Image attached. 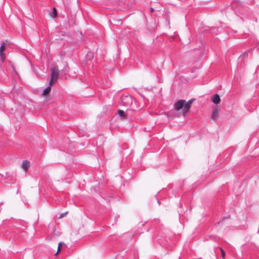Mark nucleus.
<instances>
[{
    "label": "nucleus",
    "mask_w": 259,
    "mask_h": 259,
    "mask_svg": "<svg viewBox=\"0 0 259 259\" xmlns=\"http://www.w3.org/2000/svg\"><path fill=\"white\" fill-rule=\"evenodd\" d=\"M133 99L129 95L122 96L121 98V103L123 106H129L132 104Z\"/></svg>",
    "instance_id": "nucleus-1"
},
{
    "label": "nucleus",
    "mask_w": 259,
    "mask_h": 259,
    "mask_svg": "<svg viewBox=\"0 0 259 259\" xmlns=\"http://www.w3.org/2000/svg\"><path fill=\"white\" fill-rule=\"evenodd\" d=\"M51 78L52 80H57L58 76L59 71L57 66H54L51 68Z\"/></svg>",
    "instance_id": "nucleus-2"
},
{
    "label": "nucleus",
    "mask_w": 259,
    "mask_h": 259,
    "mask_svg": "<svg viewBox=\"0 0 259 259\" xmlns=\"http://www.w3.org/2000/svg\"><path fill=\"white\" fill-rule=\"evenodd\" d=\"M6 42H7V40L5 42H3L2 46L0 47V59L2 61H4L6 58V55L4 53V51L7 45Z\"/></svg>",
    "instance_id": "nucleus-3"
},
{
    "label": "nucleus",
    "mask_w": 259,
    "mask_h": 259,
    "mask_svg": "<svg viewBox=\"0 0 259 259\" xmlns=\"http://www.w3.org/2000/svg\"><path fill=\"white\" fill-rule=\"evenodd\" d=\"M185 103V100H180L178 101L175 104L174 107L177 110H180L181 109Z\"/></svg>",
    "instance_id": "nucleus-4"
},
{
    "label": "nucleus",
    "mask_w": 259,
    "mask_h": 259,
    "mask_svg": "<svg viewBox=\"0 0 259 259\" xmlns=\"http://www.w3.org/2000/svg\"><path fill=\"white\" fill-rule=\"evenodd\" d=\"M219 109L217 106L213 108L211 117L213 120H215L219 116Z\"/></svg>",
    "instance_id": "nucleus-5"
},
{
    "label": "nucleus",
    "mask_w": 259,
    "mask_h": 259,
    "mask_svg": "<svg viewBox=\"0 0 259 259\" xmlns=\"http://www.w3.org/2000/svg\"><path fill=\"white\" fill-rule=\"evenodd\" d=\"M30 166V162L27 160H24L22 164V168L26 171Z\"/></svg>",
    "instance_id": "nucleus-6"
},
{
    "label": "nucleus",
    "mask_w": 259,
    "mask_h": 259,
    "mask_svg": "<svg viewBox=\"0 0 259 259\" xmlns=\"http://www.w3.org/2000/svg\"><path fill=\"white\" fill-rule=\"evenodd\" d=\"M212 101L215 104H219L221 101L220 96L218 94H215L212 98Z\"/></svg>",
    "instance_id": "nucleus-7"
},
{
    "label": "nucleus",
    "mask_w": 259,
    "mask_h": 259,
    "mask_svg": "<svg viewBox=\"0 0 259 259\" xmlns=\"http://www.w3.org/2000/svg\"><path fill=\"white\" fill-rule=\"evenodd\" d=\"M183 107L184 108L183 109V114L185 115L189 111L190 108H191V106L185 103Z\"/></svg>",
    "instance_id": "nucleus-8"
},
{
    "label": "nucleus",
    "mask_w": 259,
    "mask_h": 259,
    "mask_svg": "<svg viewBox=\"0 0 259 259\" xmlns=\"http://www.w3.org/2000/svg\"><path fill=\"white\" fill-rule=\"evenodd\" d=\"M51 87L50 86L48 87L46 89H45L43 92L42 95L44 96H47L49 93L51 92Z\"/></svg>",
    "instance_id": "nucleus-9"
},
{
    "label": "nucleus",
    "mask_w": 259,
    "mask_h": 259,
    "mask_svg": "<svg viewBox=\"0 0 259 259\" xmlns=\"http://www.w3.org/2000/svg\"><path fill=\"white\" fill-rule=\"evenodd\" d=\"M117 112L120 116L123 117H125V113L124 111H123L122 110H118Z\"/></svg>",
    "instance_id": "nucleus-10"
},
{
    "label": "nucleus",
    "mask_w": 259,
    "mask_h": 259,
    "mask_svg": "<svg viewBox=\"0 0 259 259\" xmlns=\"http://www.w3.org/2000/svg\"><path fill=\"white\" fill-rule=\"evenodd\" d=\"M57 11H56L55 8H54L53 12L51 14V16L52 17L55 18L57 16Z\"/></svg>",
    "instance_id": "nucleus-11"
},
{
    "label": "nucleus",
    "mask_w": 259,
    "mask_h": 259,
    "mask_svg": "<svg viewBox=\"0 0 259 259\" xmlns=\"http://www.w3.org/2000/svg\"><path fill=\"white\" fill-rule=\"evenodd\" d=\"M220 249L221 252L222 258H224L226 255L225 251L221 247L220 248Z\"/></svg>",
    "instance_id": "nucleus-12"
},
{
    "label": "nucleus",
    "mask_w": 259,
    "mask_h": 259,
    "mask_svg": "<svg viewBox=\"0 0 259 259\" xmlns=\"http://www.w3.org/2000/svg\"><path fill=\"white\" fill-rule=\"evenodd\" d=\"M194 100L195 99H191L189 101H188L187 103L186 102V103L191 107L192 104L193 102V101H194Z\"/></svg>",
    "instance_id": "nucleus-13"
},
{
    "label": "nucleus",
    "mask_w": 259,
    "mask_h": 259,
    "mask_svg": "<svg viewBox=\"0 0 259 259\" xmlns=\"http://www.w3.org/2000/svg\"><path fill=\"white\" fill-rule=\"evenodd\" d=\"M194 100L195 99H191L189 101H188L187 103L186 102V103L191 107L192 104L193 102V101H194Z\"/></svg>",
    "instance_id": "nucleus-14"
},
{
    "label": "nucleus",
    "mask_w": 259,
    "mask_h": 259,
    "mask_svg": "<svg viewBox=\"0 0 259 259\" xmlns=\"http://www.w3.org/2000/svg\"><path fill=\"white\" fill-rule=\"evenodd\" d=\"M63 244V242H60L59 244H58V250H57V253L55 254V255L57 254L59 252V251H60V247L61 246H62V245Z\"/></svg>",
    "instance_id": "nucleus-15"
},
{
    "label": "nucleus",
    "mask_w": 259,
    "mask_h": 259,
    "mask_svg": "<svg viewBox=\"0 0 259 259\" xmlns=\"http://www.w3.org/2000/svg\"><path fill=\"white\" fill-rule=\"evenodd\" d=\"M55 80H52V78H51V80H50V82H49V84H50V85H49V86H50V87H51V86H52V84H53V82L54 81H55Z\"/></svg>",
    "instance_id": "nucleus-16"
},
{
    "label": "nucleus",
    "mask_w": 259,
    "mask_h": 259,
    "mask_svg": "<svg viewBox=\"0 0 259 259\" xmlns=\"http://www.w3.org/2000/svg\"><path fill=\"white\" fill-rule=\"evenodd\" d=\"M67 213H68L67 212H65L64 213L62 214L60 216L59 218H61L63 217H64V216H65V215Z\"/></svg>",
    "instance_id": "nucleus-17"
},
{
    "label": "nucleus",
    "mask_w": 259,
    "mask_h": 259,
    "mask_svg": "<svg viewBox=\"0 0 259 259\" xmlns=\"http://www.w3.org/2000/svg\"><path fill=\"white\" fill-rule=\"evenodd\" d=\"M154 12V9H153V8H151L150 9V12H151V13H152V12Z\"/></svg>",
    "instance_id": "nucleus-18"
}]
</instances>
